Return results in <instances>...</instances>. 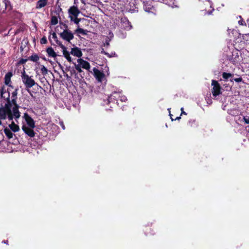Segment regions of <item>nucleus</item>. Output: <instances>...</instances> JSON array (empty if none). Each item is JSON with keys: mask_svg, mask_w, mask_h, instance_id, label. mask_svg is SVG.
Returning a JSON list of instances; mask_svg holds the SVG:
<instances>
[{"mask_svg": "<svg viewBox=\"0 0 249 249\" xmlns=\"http://www.w3.org/2000/svg\"><path fill=\"white\" fill-rule=\"evenodd\" d=\"M20 116L18 106L15 101L13 100L12 103L8 102L4 107L0 108V125L1 124V120L7 118L12 120L14 118L18 119Z\"/></svg>", "mask_w": 249, "mask_h": 249, "instance_id": "f257e3e1", "label": "nucleus"}, {"mask_svg": "<svg viewBox=\"0 0 249 249\" xmlns=\"http://www.w3.org/2000/svg\"><path fill=\"white\" fill-rule=\"evenodd\" d=\"M68 13L71 20L74 21L75 23L78 24L80 21V19L77 18V16L79 14L78 9L75 6H72L69 9Z\"/></svg>", "mask_w": 249, "mask_h": 249, "instance_id": "f03ea898", "label": "nucleus"}, {"mask_svg": "<svg viewBox=\"0 0 249 249\" xmlns=\"http://www.w3.org/2000/svg\"><path fill=\"white\" fill-rule=\"evenodd\" d=\"M212 85L213 86L212 89V93L214 96H216L220 94L221 87L219 84L215 80H212Z\"/></svg>", "mask_w": 249, "mask_h": 249, "instance_id": "7ed1b4c3", "label": "nucleus"}, {"mask_svg": "<svg viewBox=\"0 0 249 249\" xmlns=\"http://www.w3.org/2000/svg\"><path fill=\"white\" fill-rule=\"evenodd\" d=\"M23 81L29 88L33 87L35 84V81L28 75H24Z\"/></svg>", "mask_w": 249, "mask_h": 249, "instance_id": "20e7f679", "label": "nucleus"}, {"mask_svg": "<svg viewBox=\"0 0 249 249\" xmlns=\"http://www.w3.org/2000/svg\"><path fill=\"white\" fill-rule=\"evenodd\" d=\"M23 117L27 123L28 126L32 128H35V124L34 121L31 118V117L27 113L24 114Z\"/></svg>", "mask_w": 249, "mask_h": 249, "instance_id": "39448f33", "label": "nucleus"}, {"mask_svg": "<svg viewBox=\"0 0 249 249\" xmlns=\"http://www.w3.org/2000/svg\"><path fill=\"white\" fill-rule=\"evenodd\" d=\"M93 74L95 77L99 82H101L105 76L104 74L96 68L93 69Z\"/></svg>", "mask_w": 249, "mask_h": 249, "instance_id": "423d86ee", "label": "nucleus"}, {"mask_svg": "<svg viewBox=\"0 0 249 249\" xmlns=\"http://www.w3.org/2000/svg\"><path fill=\"white\" fill-rule=\"evenodd\" d=\"M34 128L27 126L24 124L23 125L22 127V129L24 131V132L31 137H33L35 136V133L33 130Z\"/></svg>", "mask_w": 249, "mask_h": 249, "instance_id": "0eeeda50", "label": "nucleus"}, {"mask_svg": "<svg viewBox=\"0 0 249 249\" xmlns=\"http://www.w3.org/2000/svg\"><path fill=\"white\" fill-rule=\"evenodd\" d=\"M61 36L64 39L67 41H70L73 37V35L70 32H69L67 30L64 31L61 34Z\"/></svg>", "mask_w": 249, "mask_h": 249, "instance_id": "6e6552de", "label": "nucleus"}, {"mask_svg": "<svg viewBox=\"0 0 249 249\" xmlns=\"http://www.w3.org/2000/svg\"><path fill=\"white\" fill-rule=\"evenodd\" d=\"M77 63L78 65L84 69L89 70L90 69L89 63L82 59H78Z\"/></svg>", "mask_w": 249, "mask_h": 249, "instance_id": "1a4fd4ad", "label": "nucleus"}, {"mask_svg": "<svg viewBox=\"0 0 249 249\" xmlns=\"http://www.w3.org/2000/svg\"><path fill=\"white\" fill-rule=\"evenodd\" d=\"M61 48L62 49V52L64 56L69 62H71V57L70 56V53L68 51H67L66 48L63 45H61Z\"/></svg>", "mask_w": 249, "mask_h": 249, "instance_id": "9d476101", "label": "nucleus"}, {"mask_svg": "<svg viewBox=\"0 0 249 249\" xmlns=\"http://www.w3.org/2000/svg\"><path fill=\"white\" fill-rule=\"evenodd\" d=\"M71 53L78 57H80L82 55L81 51L77 47L72 48L71 49Z\"/></svg>", "mask_w": 249, "mask_h": 249, "instance_id": "9b49d317", "label": "nucleus"}, {"mask_svg": "<svg viewBox=\"0 0 249 249\" xmlns=\"http://www.w3.org/2000/svg\"><path fill=\"white\" fill-rule=\"evenodd\" d=\"M9 127L14 132H18L19 130V126L16 124L15 122L12 121L10 124H9Z\"/></svg>", "mask_w": 249, "mask_h": 249, "instance_id": "f8f14e48", "label": "nucleus"}, {"mask_svg": "<svg viewBox=\"0 0 249 249\" xmlns=\"http://www.w3.org/2000/svg\"><path fill=\"white\" fill-rule=\"evenodd\" d=\"M47 3V0H39L36 4L37 8H41L44 7Z\"/></svg>", "mask_w": 249, "mask_h": 249, "instance_id": "ddd939ff", "label": "nucleus"}, {"mask_svg": "<svg viewBox=\"0 0 249 249\" xmlns=\"http://www.w3.org/2000/svg\"><path fill=\"white\" fill-rule=\"evenodd\" d=\"M47 53L50 56L55 57L56 54L52 48H49L47 49Z\"/></svg>", "mask_w": 249, "mask_h": 249, "instance_id": "4468645a", "label": "nucleus"}, {"mask_svg": "<svg viewBox=\"0 0 249 249\" xmlns=\"http://www.w3.org/2000/svg\"><path fill=\"white\" fill-rule=\"evenodd\" d=\"M4 131L8 139H11L13 138V133L9 128H5Z\"/></svg>", "mask_w": 249, "mask_h": 249, "instance_id": "2eb2a0df", "label": "nucleus"}, {"mask_svg": "<svg viewBox=\"0 0 249 249\" xmlns=\"http://www.w3.org/2000/svg\"><path fill=\"white\" fill-rule=\"evenodd\" d=\"M12 73L11 72L7 73L5 76V83L8 85L10 83Z\"/></svg>", "mask_w": 249, "mask_h": 249, "instance_id": "dca6fc26", "label": "nucleus"}, {"mask_svg": "<svg viewBox=\"0 0 249 249\" xmlns=\"http://www.w3.org/2000/svg\"><path fill=\"white\" fill-rule=\"evenodd\" d=\"M75 33L77 34L78 36H80V35H85L86 34V31L81 29V28H77L75 30Z\"/></svg>", "mask_w": 249, "mask_h": 249, "instance_id": "f3484780", "label": "nucleus"}, {"mask_svg": "<svg viewBox=\"0 0 249 249\" xmlns=\"http://www.w3.org/2000/svg\"><path fill=\"white\" fill-rule=\"evenodd\" d=\"M29 59L34 62H37L39 59V56L36 54H33L29 57Z\"/></svg>", "mask_w": 249, "mask_h": 249, "instance_id": "a211bd4d", "label": "nucleus"}, {"mask_svg": "<svg viewBox=\"0 0 249 249\" xmlns=\"http://www.w3.org/2000/svg\"><path fill=\"white\" fill-rule=\"evenodd\" d=\"M6 3L5 1L0 2V12H3L6 8Z\"/></svg>", "mask_w": 249, "mask_h": 249, "instance_id": "6ab92c4d", "label": "nucleus"}, {"mask_svg": "<svg viewBox=\"0 0 249 249\" xmlns=\"http://www.w3.org/2000/svg\"><path fill=\"white\" fill-rule=\"evenodd\" d=\"M41 71L44 75H45L47 73V70L44 66H41Z\"/></svg>", "mask_w": 249, "mask_h": 249, "instance_id": "aec40b11", "label": "nucleus"}, {"mask_svg": "<svg viewBox=\"0 0 249 249\" xmlns=\"http://www.w3.org/2000/svg\"><path fill=\"white\" fill-rule=\"evenodd\" d=\"M231 76V74L230 73H227L226 72H224L223 73V78H224L225 79H227Z\"/></svg>", "mask_w": 249, "mask_h": 249, "instance_id": "412c9836", "label": "nucleus"}, {"mask_svg": "<svg viewBox=\"0 0 249 249\" xmlns=\"http://www.w3.org/2000/svg\"><path fill=\"white\" fill-rule=\"evenodd\" d=\"M75 68L79 72L82 71V70H81L82 67H81L79 65H78V64L75 65Z\"/></svg>", "mask_w": 249, "mask_h": 249, "instance_id": "4be33fe9", "label": "nucleus"}, {"mask_svg": "<svg viewBox=\"0 0 249 249\" xmlns=\"http://www.w3.org/2000/svg\"><path fill=\"white\" fill-rule=\"evenodd\" d=\"M52 22L53 24H56L57 23V19L56 18H53L52 19Z\"/></svg>", "mask_w": 249, "mask_h": 249, "instance_id": "5701e85b", "label": "nucleus"}, {"mask_svg": "<svg viewBox=\"0 0 249 249\" xmlns=\"http://www.w3.org/2000/svg\"><path fill=\"white\" fill-rule=\"evenodd\" d=\"M40 42L42 44H45L47 42V40L45 38H42Z\"/></svg>", "mask_w": 249, "mask_h": 249, "instance_id": "b1692460", "label": "nucleus"}, {"mask_svg": "<svg viewBox=\"0 0 249 249\" xmlns=\"http://www.w3.org/2000/svg\"><path fill=\"white\" fill-rule=\"evenodd\" d=\"M244 119V121L246 122V123H247L248 124H249V118H245Z\"/></svg>", "mask_w": 249, "mask_h": 249, "instance_id": "393cba45", "label": "nucleus"}, {"mask_svg": "<svg viewBox=\"0 0 249 249\" xmlns=\"http://www.w3.org/2000/svg\"><path fill=\"white\" fill-rule=\"evenodd\" d=\"M3 94H4V93H3V91H1V96L2 97H5V96H4Z\"/></svg>", "mask_w": 249, "mask_h": 249, "instance_id": "a878e982", "label": "nucleus"}, {"mask_svg": "<svg viewBox=\"0 0 249 249\" xmlns=\"http://www.w3.org/2000/svg\"><path fill=\"white\" fill-rule=\"evenodd\" d=\"M241 79L240 78H238V79H235V80L236 81L239 82V81H241Z\"/></svg>", "mask_w": 249, "mask_h": 249, "instance_id": "bb28decb", "label": "nucleus"}, {"mask_svg": "<svg viewBox=\"0 0 249 249\" xmlns=\"http://www.w3.org/2000/svg\"><path fill=\"white\" fill-rule=\"evenodd\" d=\"M181 111H182V114H186L185 112L183 111V108H181Z\"/></svg>", "mask_w": 249, "mask_h": 249, "instance_id": "cd10ccee", "label": "nucleus"}, {"mask_svg": "<svg viewBox=\"0 0 249 249\" xmlns=\"http://www.w3.org/2000/svg\"><path fill=\"white\" fill-rule=\"evenodd\" d=\"M26 61V60H22L21 62L22 63H25Z\"/></svg>", "mask_w": 249, "mask_h": 249, "instance_id": "c85d7f7f", "label": "nucleus"}]
</instances>
